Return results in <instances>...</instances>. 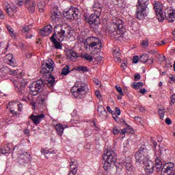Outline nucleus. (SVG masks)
Listing matches in <instances>:
<instances>
[{
  "mask_svg": "<svg viewBox=\"0 0 175 175\" xmlns=\"http://www.w3.org/2000/svg\"><path fill=\"white\" fill-rule=\"evenodd\" d=\"M93 11L94 14H92L88 23L91 28H92L93 31H98V28H99V24H100V14H102V10L103 9V5L100 4L98 1H95L93 6Z\"/></svg>",
  "mask_w": 175,
  "mask_h": 175,
  "instance_id": "obj_1",
  "label": "nucleus"
},
{
  "mask_svg": "<svg viewBox=\"0 0 175 175\" xmlns=\"http://www.w3.org/2000/svg\"><path fill=\"white\" fill-rule=\"evenodd\" d=\"M124 29V22L121 19H117L108 26L106 33L114 39H120Z\"/></svg>",
  "mask_w": 175,
  "mask_h": 175,
  "instance_id": "obj_2",
  "label": "nucleus"
},
{
  "mask_svg": "<svg viewBox=\"0 0 175 175\" xmlns=\"http://www.w3.org/2000/svg\"><path fill=\"white\" fill-rule=\"evenodd\" d=\"M155 161V168L157 173L161 175L172 174L173 173V169H174V163H165L163 166L162 165V160L161 158L157 157L154 159Z\"/></svg>",
  "mask_w": 175,
  "mask_h": 175,
  "instance_id": "obj_3",
  "label": "nucleus"
},
{
  "mask_svg": "<svg viewBox=\"0 0 175 175\" xmlns=\"http://www.w3.org/2000/svg\"><path fill=\"white\" fill-rule=\"evenodd\" d=\"M88 91V86L81 81L76 82L75 85L71 88V94H72L75 98H77L78 99L84 98Z\"/></svg>",
  "mask_w": 175,
  "mask_h": 175,
  "instance_id": "obj_4",
  "label": "nucleus"
},
{
  "mask_svg": "<svg viewBox=\"0 0 175 175\" xmlns=\"http://www.w3.org/2000/svg\"><path fill=\"white\" fill-rule=\"evenodd\" d=\"M149 3V0H138L135 14V16L138 20H143V18L147 16L146 14V10Z\"/></svg>",
  "mask_w": 175,
  "mask_h": 175,
  "instance_id": "obj_5",
  "label": "nucleus"
},
{
  "mask_svg": "<svg viewBox=\"0 0 175 175\" xmlns=\"http://www.w3.org/2000/svg\"><path fill=\"white\" fill-rule=\"evenodd\" d=\"M83 43H85L86 46H88L89 50H91V49H96L98 46L100 47L97 49L98 50H100V49H102V42L99 38L94 36L89 37L83 41Z\"/></svg>",
  "mask_w": 175,
  "mask_h": 175,
  "instance_id": "obj_6",
  "label": "nucleus"
},
{
  "mask_svg": "<svg viewBox=\"0 0 175 175\" xmlns=\"http://www.w3.org/2000/svg\"><path fill=\"white\" fill-rule=\"evenodd\" d=\"M72 32V29L70 27L66 25H63L55 35V39L58 40V42H64L65 39V36H69L70 33Z\"/></svg>",
  "mask_w": 175,
  "mask_h": 175,
  "instance_id": "obj_7",
  "label": "nucleus"
},
{
  "mask_svg": "<svg viewBox=\"0 0 175 175\" xmlns=\"http://www.w3.org/2000/svg\"><path fill=\"white\" fill-rule=\"evenodd\" d=\"M103 159L105 161L103 167L105 170L107 171L111 167V163H116V162H117V156L113 155V154H104L103 155Z\"/></svg>",
  "mask_w": 175,
  "mask_h": 175,
  "instance_id": "obj_8",
  "label": "nucleus"
},
{
  "mask_svg": "<svg viewBox=\"0 0 175 175\" xmlns=\"http://www.w3.org/2000/svg\"><path fill=\"white\" fill-rule=\"evenodd\" d=\"M43 85H44V81L42 79L33 82L32 84L29 86L30 95H33V96L38 95L39 94V91H40V89L42 87H43Z\"/></svg>",
  "mask_w": 175,
  "mask_h": 175,
  "instance_id": "obj_9",
  "label": "nucleus"
},
{
  "mask_svg": "<svg viewBox=\"0 0 175 175\" xmlns=\"http://www.w3.org/2000/svg\"><path fill=\"white\" fill-rule=\"evenodd\" d=\"M63 16L67 20H77L79 10L76 8H70L68 10L64 11Z\"/></svg>",
  "mask_w": 175,
  "mask_h": 175,
  "instance_id": "obj_10",
  "label": "nucleus"
},
{
  "mask_svg": "<svg viewBox=\"0 0 175 175\" xmlns=\"http://www.w3.org/2000/svg\"><path fill=\"white\" fill-rule=\"evenodd\" d=\"M154 9L159 21H163V20H165V16H163V5L161 3L155 1Z\"/></svg>",
  "mask_w": 175,
  "mask_h": 175,
  "instance_id": "obj_11",
  "label": "nucleus"
},
{
  "mask_svg": "<svg viewBox=\"0 0 175 175\" xmlns=\"http://www.w3.org/2000/svg\"><path fill=\"white\" fill-rule=\"evenodd\" d=\"M54 62H53V59H50L48 62H46L45 64H42L41 68L42 70H40L41 75H49V73H51L53 70H54Z\"/></svg>",
  "mask_w": 175,
  "mask_h": 175,
  "instance_id": "obj_12",
  "label": "nucleus"
},
{
  "mask_svg": "<svg viewBox=\"0 0 175 175\" xmlns=\"http://www.w3.org/2000/svg\"><path fill=\"white\" fill-rule=\"evenodd\" d=\"M165 16L169 23H174L175 21V10L172 7H167L165 12Z\"/></svg>",
  "mask_w": 175,
  "mask_h": 175,
  "instance_id": "obj_13",
  "label": "nucleus"
},
{
  "mask_svg": "<svg viewBox=\"0 0 175 175\" xmlns=\"http://www.w3.org/2000/svg\"><path fill=\"white\" fill-rule=\"evenodd\" d=\"M1 73H3V76L8 75L10 73V75H16V79H22L23 78V73L18 72V70H10L8 68H3L0 69Z\"/></svg>",
  "mask_w": 175,
  "mask_h": 175,
  "instance_id": "obj_14",
  "label": "nucleus"
},
{
  "mask_svg": "<svg viewBox=\"0 0 175 175\" xmlns=\"http://www.w3.org/2000/svg\"><path fill=\"white\" fill-rule=\"evenodd\" d=\"M29 118L31 120L34 125H39V124L44 120L45 116L44 113H40L38 115L31 114Z\"/></svg>",
  "mask_w": 175,
  "mask_h": 175,
  "instance_id": "obj_15",
  "label": "nucleus"
},
{
  "mask_svg": "<svg viewBox=\"0 0 175 175\" xmlns=\"http://www.w3.org/2000/svg\"><path fill=\"white\" fill-rule=\"evenodd\" d=\"M61 17V12H59V10L58 8H53L51 10V20L53 24H57L58 21H59V18Z\"/></svg>",
  "mask_w": 175,
  "mask_h": 175,
  "instance_id": "obj_16",
  "label": "nucleus"
},
{
  "mask_svg": "<svg viewBox=\"0 0 175 175\" xmlns=\"http://www.w3.org/2000/svg\"><path fill=\"white\" fill-rule=\"evenodd\" d=\"M49 96L47 94H41L38 96L36 103L33 104V109H36V105H38L39 106L46 105V100H47Z\"/></svg>",
  "mask_w": 175,
  "mask_h": 175,
  "instance_id": "obj_17",
  "label": "nucleus"
},
{
  "mask_svg": "<svg viewBox=\"0 0 175 175\" xmlns=\"http://www.w3.org/2000/svg\"><path fill=\"white\" fill-rule=\"evenodd\" d=\"M145 167V172L146 174H151L154 173V170L155 169V164L151 160H148L144 165Z\"/></svg>",
  "mask_w": 175,
  "mask_h": 175,
  "instance_id": "obj_18",
  "label": "nucleus"
},
{
  "mask_svg": "<svg viewBox=\"0 0 175 175\" xmlns=\"http://www.w3.org/2000/svg\"><path fill=\"white\" fill-rule=\"evenodd\" d=\"M55 35H57V32L53 33L52 36L50 38L51 42L53 44V47L57 50H62V45L61 44V42H58V40L55 38Z\"/></svg>",
  "mask_w": 175,
  "mask_h": 175,
  "instance_id": "obj_19",
  "label": "nucleus"
},
{
  "mask_svg": "<svg viewBox=\"0 0 175 175\" xmlns=\"http://www.w3.org/2000/svg\"><path fill=\"white\" fill-rule=\"evenodd\" d=\"M53 32V26L51 25H48L45 26L43 29H40L39 31L41 36H49L50 33Z\"/></svg>",
  "mask_w": 175,
  "mask_h": 175,
  "instance_id": "obj_20",
  "label": "nucleus"
},
{
  "mask_svg": "<svg viewBox=\"0 0 175 175\" xmlns=\"http://www.w3.org/2000/svg\"><path fill=\"white\" fill-rule=\"evenodd\" d=\"M136 162L140 163V165H145L146 163L149 160L147 156L143 154H135V155Z\"/></svg>",
  "mask_w": 175,
  "mask_h": 175,
  "instance_id": "obj_21",
  "label": "nucleus"
},
{
  "mask_svg": "<svg viewBox=\"0 0 175 175\" xmlns=\"http://www.w3.org/2000/svg\"><path fill=\"white\" fill-rule=\"evenodd\" d=\"M31 154H21L18 156V162L20 163H28L31 162Z\"/></svg>",
  "mask_w": 175,
  "mask_h": 175,
  "instance_id": "obj_22",
  "label": "nucleus"
},
{
  "mask_svg": "<svg viewBox=\"0 0 175 175\" xmlns=\"http://www.w3.org/2000/svg\"><path fill=\"white\" fill-rule=\"evenodd\" d=\"M11 81L13 83L15 88H18V92H19V94H24V90H25V88L20 85L18 80L12 78L11 79Z\"/></svg>",
  "mask_w": 175,
  "mask_h": 175,
  "instance_id": "obj_23",
  "label": "nucleus"
},
{
  "mask_svg": "<svg viewBox=\"0 0 175 175\" xmlns=\"http://www.w3.org/2000/svg\"><path fill=\"white\" fill-rule=\"evenodd\" d=\"M70 171L68 175H76L77 173V161L71 160L70 162Z\"/></svg>",
  "mask_w": 175,
  "mask_h": 175,
  "instance_id": "obj_24",
  "label": "nucleus"
},
{
  "mask_svg": "<svg viewBox=\"0 0 175 175\" xmlns=\"http://www.w3.org/2000/svg\"><path fill=\"white\" fill-rule=\"evenodd\" d=\"M97 112L101 118H106L107 117V111H106V109L103 105H98Z\"/></svg>",
  "mask_w": 175,
  "mask_h": 175,
  "instance_id": "obj_25",
  "label": "nucleus"
},
{
  "mask_svg": "<svg viewBox=\"0 0 175 175\" xmlns=\"http://www.w3.org/2000/svg\"><path fill=\"white\" fill-rule=\"evenodd\" d=\"M65 128H68V126L65 125H62V124H59V123H57L55 125V129L59 136H62V135H64V131H65Z\"/></svg>",
  "mask_w": 175,
  "mask_h": 175,
  "instance_id": "obj_26",
  "label": "nucleus"
},
{
  "mask_svg": "<svg viewBox=\"0 0 175 175\" xmlns=\"http://www.w3.org/2000/svg\"><path fill=\"white\" fill-rule=\"evenodd\" d=\"M30 32H31V27H29L28 25H26L23 27L22 29L23 35H24V36H25L27 39H31V38H32V34H29Z\"/></svg>",
  "mask_w": 175,
  "mask_h": 175,
  "instance_id": "obj_27",
  "label": "nucleus"
},
{
  "mask_svg": "<svg viewBox=\"0 0 175 175\" xmlns=\"http://www.w3.org/2000/svg\"><path fill=\"white\" fill-rule=\"evenodd\" d=\"M55 83V78L51 74H49V78L46 80L45 84L47 87H53Z\"/></svg>",
  "mask_w": 175,
  "mask_h": 175,
  "instance_id": "obj_28",
  "label": "nucleus"
},
{
  "mask_svg": "<svg viewBox=\"0 0 175 175\" xmlns=\"http://www.w3.org/2000/svg\"><path fill=\"white\" fill-rule=\"evenodd\" d=\"M5 12L8 16H13L17 12V7L16 5H11L5 10Z\"/></svg>",
  "mask_w": 175,
  "mask_h": 175,
  "instance_id": "obj_29",
  "label": "nucleus"
},
{
  "mask_svg": "<svg viewBox=\"0 0 175 175\" xmlns=\"http://www.w3.org/2000/svg\"><path fill=\"white\" fill-rule=\"evenodd\" d=\"M26 8H27V10L30 13H35V9L36 8V3L35 1H31V3L29 5H27V6H26Z\"/></svg>",
  "mask_w": 175,
  "mask_h": 175,
  "instance_id": "obj_30",
  "label": "nucleus"
},
{
  "mask_svg": "<svg viewBox=\"0 0 175 175\" xmlns=\"http://www.w3.org/2000/svg\"><path fill=\"white\" fill-rule=\"evenodd\" d=\"M148 61H151V59H150V57H148V55L143 53L142 55L139 56V62L146 64V62Z\"/></svg>",
  "mask_w": 175,
  "mask_h": 175,
  "instance_id": "obj_31",
  "label": "nucleus"
},
{
  "mask_svg": "<svg viewBox=\"0 0 175 175\" xmlns=\"http://www.w3.org/2000/svg\"><path fill=\"white\" fill-rule=\"evenodd\" d=\"M14 151L13 149H10L9 146H5L3 148H0V154H12Z\"/></svg>",
  "mask_w": 175,
  "mask_h": 175,
  "instance_id": "obj_32",
  "label": "nucleus"
},
{
  "mask_svg": "<svg viewBox=\"0 0 175 175\" xmlns=\"http://www.w3.org/2000/svg\"><path fill=\"white\" fill-rule=\"evenodd\" d=\"M124 165L127 172H135V167L132 165L131 161H125Z\"/></svg>",
  "mask_w": 175,
  "mask_h": 175,
  "instance_id": "obj_33",
  "label": "nucleus"
},
{
  "mask_svg": "<svg viewBox=\"0 0 175 175\" xmlns=\"http://www.w3.org/2000/svg\"><path fill=\"white\" fill-rule=\"evenodd\" d=\"M143 82H133V83H131L132 88H134L135 90H140V88L143 87Z\"/></svg>",
  "mask_w": 175,
  "mask_h": 175,
  "instance_id": "obj_34",
  "label": "nucleus"
},
{
  "mask_svg": "<svg viewBox=\"0 0 175 175\" xmlns=\"http://www.w3.org/2000/svg\"><path fill=\"white\" fill-rule=\"evenodd\" d=\"M67 57L68 59H70L71 58H79V55H77V53L75 52L73 50H70Z\"/></svg>",
  "mask_w": 175,
  "mask_h": 175,
  "instance_id": "obj_35",
  "label": "nucleus"
},
{
  "mask_svg": "<svg viewBox=\"0 0 175 175\" xmlns=\"http://www.w3.org/2000/svg\"><path fill=\"white\" fill-rule=\"evenodd\" d=\"M75 70L78 72H83V73H85V72H88V67L83 66H79L75 68Z\"/></svg>",
  "mask_w": 175,
  "mask_h": 175,
  "instance_id": "obj_36",
  "label": "nucleus"
},
{
  "mask_svg": "<svg viewBox=\"0 0 175 175\" xmlns=\"http://www.w3.org/2000/svg\"><path fill=\"white\" fill-rule=\"evenodd\" d=\"M49 0H37L38 8H44L46 3H49Z\"/></svg>",
  "mask_w": 175,
  "mask_h": 175,
  "instance_id": "obj_37",
  "label": "nucleus"
},
{
  "mask_svg": "<svg viewBox=\"0 0 175 175\" xmlns=\"http://www.w3.org/2000/svg\"><path fill=\"white\" fill-rule=\"evenodd\" d=\"M70 71L69 70V66L66 65L62 70V75L64 76H66Z\"/></svg>",
  "mask_w": 175,
  "mask_h": 175,
  "instance_id": "obj_38",
  "label": "nucleus"
},
{
  "mask_svg": "<svg viewBox=\"0 0 175 175\" xmlns=\"http://www.w3.org/2000/svg\"><path fill=\"white\" fill-rule=\"evenodd\" d=\"M114 163H115V166L116 167L117 172H121V170H122V169H124V166L122 165V163H117L116 161Z\"/></svg>",
  "mask_w": 175,
  "mask_h": 175,
  "instance_id": "obj_39",
  "label": "nucleus"
},
{
  "mask_svg": "<svg viewBox=\"0 0 175 175\" xmlns=\"http://www.w3.org/2000/svg\"><path fill=\"white\" fill-rule=\"evenodd\" d=\"M82 58H84L86 61H92V59H94V57H92V56L88 55V53H85L82 55Z\"/></svg>",
  "mask_w": 175,
  "mask_h": 175,
  "instance_id": "obj_40",
  "label": "nucleus"
},
{
  "mask_svg": "<svg viewBox=\"0 0 175 175\" xmlns=\"http://www.w3.org/2000/svg\"><path fill=\"white\" fill-rule=\"evenodd\" d=\"M19 85H21L22 87H26L27 83H28V81L25 79H23L21 81H19Z\"/></svg>",
  "mask_w": 175,
  "mask_h": 175,
  "instance_id": "obj_41",
  "label": "nucleus"
},
{
  "mask_svg": "<svg viewBox=\"0 0 175 175\" xmlns=\"http://www.w3.org/2000/svg\"><path fill=\"white\" fill-rule=\"evenodd\" d=\"M139 154H147L148 153V150H147V148H146V147L144 146H142L141 148H139Z\"/></svg>",
  "mask_w": 175,
  "mask_h": 175,
  "instance_id": "obj_42",
  "label": "nucleus"
},
{
  "mask_svg": "<svg viewBox=\"0 0 175 175\" xmlns=\"http://www.w3.org/2000/svg\"><path fill=\"white\" fill-rule=\"evenodd\" d=\"M159 116L160 117V119L163 120V117H165V109H159Z\"/></svg>",
  "mask_w": 175,
  "mask_h": 175,
  "instance_id": "obj_43",
  "label": "nucleus"
},
{
  "mask_svg": "<svg viewBox=\"0 0 175 175\" xmlns=\"http://www.w3.org/2000/svg\"><path fill=\"white\" fill-rule=\"evenodd\" d=\"M42 154H54V150L52 149H49V150H46L44 148L41 149Z\"/></svg>",
  "mask_w": 175,
  "mask_h": 175,
  "instance_id": "obj_44",
  "label": "nucleus"
},
{
  "mask_svg": "<svg viewBox=\"0 0 175 175\" xmlns=\"http://www.w3.org/2000/svg\"><path fill=\"white\" fill-rule=\"evenodd\" d=\"M7 29L10 32L11 36H14V30L12 28V26H7Z\"/></svg>",
  "mask_w": 175,
  "mask_h": 175,
  "instance_id": "obj_45",
  "label": "nucleus"
},
{
  "mask_svg": "<svg viewBox=\"0 0 175 175\" xmlns=\"http://www.w3.org/2000/svg\"><path fill=\"white\" fill-rule=\"evenodd\" d=\"M3 7L5 8V10L11 6L10 3H9V1H8V0H4L3 1Z\"/></svg>",
  "mask_w": 175,
  "mask_h": 175,
  "instance_id": "obj_46",
  "label": "nucleus"
},
{
  "mask_svg": "<svg viewBox=\"0 0 175 175\" xmlns=\"http://www.w3.org/2000/svg\"><path fill=\"white\" fill-rule=\"evenodd\" d=\"M115 88H116V91H118V92H119V94L120 96L124 95V92H122V88H121V87L116 85Z\"/></svg>",
  "mask_w": 175,
  "mask_h": 175,
  "instance_id": "obj_47",
  "label": "nucleus"
},
{
  "mask_svg": "<svg viewBox=\"0 0 175 175\" xmlns=\"http://www.w3.org/2000/svg\"><path fill=\"white\" fill-rule=\"evenodd\" d=\"M6 57L8 59V61L10 62V64L13 63V54L9 53L6 55Z\"/></svg>",
  "mask_w": 175,
  "mask_h": 175,
  "instance_id": "obj_48",
  "label": "nucleus"
},
{
  "mask_svg": "<svg viewBox=\"0 0 175 175\" xmlns=\"http://www.w3.org/2000/svg\"><path fill=\"white\" fill-rule=\"evenodd\" d=\"M139 57L137 55H135L133 57V63L137 64L139 62Z\"/></svg>",
  "mask_w": 175,
  "mask_h": 175,
  "instance_id": "obj_49",
  "label": "nucleus"
},
{
  "mask_svg": "<svg viewBox=\"0 0 175 175\" xmlns=\"http://www.w3.org/2000/svg\"><path fill=\"white\" fill-rule=\"evenodd\" d=\"M140 79H141L140 74H135L134 75V80H135V81H139V80H140Z\"/></svg>",
  "mask_w": 175,
  "mask_h": 175,
  "instance_id": "obj_50",
  "label": "nucleus"
},
{
  "mask_svg": "<svg viewBox=\"0 0 175 175\" xmlns=\"http://www.w3.org/2000/svg\"><path fill=\"white\" fill-rule=\"evenodd\" d=\"M175 103V94H173L171 97V103H170V105L171 106H173V105H174Z\"/></svg>",
  "mask_w": 175,
  "mask_h": 175,
  "instance_id": "obj_51",
  "label": "nucleus"
},
{
  "mask_svg": "<svg viewBox=\"0 0 175 175\" xmlns=\"http://www.w3.org/2000/svg\"><path fill=\"white\" fill-rule=\"evenodd\" d=\"M113 135H118V133H120V129L115 127V128H113Z\"/></svg>",
  "mask_w": 175,
  "mask_h": 175,
  "instance_id": "obj_52",
  "label": "nucleus"
},
{
  "mask_svg": "<svg viewBox=\"0 0 175 175\" xmlns=\"http://www.w3.org/2000/svg\"><path fill=\"white\" fill-rule=\"evenodd\" d=\"M23 5H24V0H18L17 1L18 6H23Z\"/></svg>",
  "mask_w": 175,
  "mask_h": 175,
  "instance_id": "obj_53",
  "label": "nucleus"
},
{
  "mask_svg": "<svg viewBox=\"0 0 175 175\" xmlns=\"http://www.w3.org/2000/svg\"><path fill=\"white\" fill-rule=\"evenodd\" d=\"M142 46L144 47H147V46H148V41L143 40L142 42Z\"/></svg>",
  "mask_w": 175,
  "mask_h": 175,
  "instance_id": "obj_54",
  "label": "nucleus"
},
{
  "mask_svg": "<svg viewBox=\"0 0 175 175\" xmlns=\"http://www.w3.org/2000/svg\"><path fill=\"white\" fill-rule=\"evenodd\" d=\"M11 113H12V116H14V117H16L17 116H20V113H18L14 110H12Z\"/></svg>",
  "mask_w": 175,
  "mask_h": 175,
  "instance_id": "obj_55",
  "label": "nucleus"
},
{
  "mask_svg": "<svg viewBox=\"0 0 175 175\" xmlns=\"http://www.w3.org/2000/svg\"><path fill=\"white\" fill-rule=\"evenodd\" d=\"M115 113L118 114V116L121 115V110L120 109V108H118V107L116 108Z\"/></svg>",
  "mask_w": 175,
  "mask_h": 175,
  "instance_id": "obj_56",
  "label": "nucleus"
},
{
  "mask_svg": "<svg viewBox=\"0 0 175 175\" xmlns=\"http://www.w3.org/2000/svg\"><path fill=\"white\" fill-rule=\"evenodd\" d=\"M165 124H167V125L172 124V120H170V118H167L165 119Z\"/></svg>",
  "mask_w": 175,
  "mask_h": 175,
  "instance_id": "obj_57",
  "label": "nucleus"
},
{
  "mask_svg": "<svg viewBox=\"0 0 175 175\" xmlns=\"http://www.w3.org/2000/svg\"><path fill=\"white\" fill-rule=\"evenodd\" d=\"M107 110L108 113H109V114H113V113L114 112V111L111 110V108L110 107V106L107 107Z\"/></svg>",
  "mask_w": 175,
  "mask_h": 175,
  "instance_id": "obj_58",
  "label": "nucleus"
},
{
  "mask_svg": "<svg viewBox=\"0 0 175 175\" xmlns=\"http://www.w3.org/2000/svg\"><path fill=\"white\" fill-rule=\"evenodd\" d=\"M95 95L97 98H101L102 96L100 95V92H99L98 90H96L95 92Z\"/></svg>",
  "mask_w": 175,
  "mask_h": 175,
  "instance_id": "obj_59",
  "label": "nucleus"
},
{
  "mask_svg": "<svg viewBox=\"0 0 175 175\" xmlns=\"http://www.w3.org/2000/svg\"><path fill=\"white\" fill-rule=\"evenodd\" d=\"M147 92V90L145 88L141 89L139 90V94H142V95H144Z\"/></svg>",
  "mask_w": 175,
  "mask_h": 175,
  "instance_id": "obj_60",
  "label": "nucleus"
},
{
  "mask_svg": "<svg viewBox=\"0 0 175 175\" xmlns=\"http://www.w3.org/2000/svg\"><path fill=\"white\" fill-rule=\"evenodd\" d=\"M170 81L169 83H170V84H172V81L173 83H174V81H175L174 76L172 75V77H170Z\"/></svg>",
  "mask_w": 175,
  "mask_h": 175,
  "instance_id": "obj_61",
  "label": "nucleus"
},
{
  "mask_svg": "<svg viewBox=\"0 0 175 175\" xmlns=\"http://www.w3.org/2000/svg\"><path fill=\"white\" fill-rule=\"evenodd\" d=\"M31 4V0H25V6H28V5Z\"/></svg>",
  "mask_w": 175,
  "mask_h": 175,
  "instance_id": "obj_62",
  "label": "nucleus"
},
{
  "mask_svg": "<svg viewBox=\"0 0 175 175\" xmlns=\"http://www.w3.org/2000/svg\"><path fill=\"white\" fill-rule=\"evenodd\" d=\"M163 151H166V149H163V148H159V151L157 152H159V154H162V152H163Z\"/></svg>",
  "mask_w": 175,
  "mask_h": 175,
  "instance_id": "obj_63",
  "label": "nucleus"
},
{
  "mask_svg": "<svg viewBox=\"0 0 175 175\" xmlns=\"http://www.w3.org/2000/svg\"><path fill=\"white\" fill-rule=\"evenodd\" d=\"M125 133H126V129H123L122 130H121L120 131L121 135H125Z\"/></svg>",
  "mask_w": 175,
  "mask_h": 175,
  "instance_id": "obj_64",
  "label": "nucleus"
}]
</instances>
